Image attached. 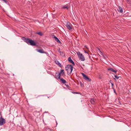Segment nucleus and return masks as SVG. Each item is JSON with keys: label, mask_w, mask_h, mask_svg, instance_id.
I'll return each instance as SVG.
<instances>
[{"label": "nucleus", "mask_w": 131, "mask_h": 131, "mask_svg": "<svg viewBox=\"0 0 131 131\" xmlns=\"http://www.w3.org/2000/svg\"><path fill=\"white\" fill-rule=\"evenodd\" d=\"M22 39L24 40L28 44L32 46H35L37 44V42H35L34 41L32 40L31 39L28 38L23 37L22 38Z\"/></svg>", "instance_id": "obj_1"}, {"label": "nucleus", "mask_w": 131, "mask_h": 131, "mask_svg": "<svg viewBox=\"0 0 131 131\" xmlns=\"http://www.w3.org/2000/svg\"><path fill=\"white\" fill-rule=\"evenodd\" d=\"M73 67L72 64H68L65 67V70L67 71V74L69 75L71 73L73 69Z\"/></svg>", "instance_id": "obj_2"}, {"label": "nucleus", "mask_w": 131, "mask_h": 131, "mask_svg": "<svg viewBox=\"0 0 131 131\" xmlns=\"http://www.w3.org/2000/svg\"><path fill=\"white\" fill-rule=\"evenodd\" d=\"M66 26L67 28L70 30H71L72 29V25L69 21H67V22Z\"/></svg>", "instance_id": "obj_3"}, {"label": "nucleus", "mask_w": 131, "mask_h": 131, "mask_svg": "<svg viewBox=\"0 0 131 131\" xmlns=\"http://www.w3.org/2000/svg\"><path fill=\"white\" fill-rule=\"evenodd\" d=\"M5 123V120L1 116L0 118V126L3 125Z\"/></svg>", "instance_id": "obj_4"}, {"label": "nucleus", "mask_w": 131, "mask_h": 131, "mask_svg": "<svg viewBox=\"0 0 131 131\" xmlns=\"http://www.w3.org/2000/svg\"><path fill=\"white\" fill-rule=\"evenodd\" d=\"M81 73L84 80L88 81H90V79L89 77L83 73Z\"/></svg>", "instance_id": "obj_5"}, {"label": "nucleus", "mask_w": 131, "mask_h": 131, "mask_svg": "<svg viewBox=\"0 0 131 131\" xmlns=\"http://www.w3.org/2000/svg\"><path fill=\"white\" fill-rule=\"evenodd\" d=\"M108 71H111L113 72H114L115 73H116L117 70H114L113 69L111 68H109L107 69Z\"/></svg>", "instance_id": "obj_6"}, {"label": "nucleus", "mask_w": 131, "mask_h": 131, "mask_svg": "<svg viewBox=\"0 0 131 131\" xmlns=\"http://www.w3.org/2000/svg\"><path fill=\"white\" fill-rule=\"evenodd\" d=\"M80 55L79 56V59L82 61H84L85 60V58L84 56H83L82 54H80Z\"/></svg>", "instance_id": "obj_7"}, {"label": "nucleus", "mask_w": 131, "mask_h": 131, "mask_svg": "<svg viewBox=\"0 0 131 131\" xmlns=\"http://www.w3.org/2000/svg\"><path fill=\"white\" fill-rule=\"evenodd\" d=\"M68 60L69 62L72 64L73 65H75V63L72 60L71 57H69L68 59Z\"/></svg>", "instance_id": "obj_8"}, {"label": "nucleus", "mask_w": 131, "mask_h": 131, "mask_svg": "<svg viewBox=\"0 0 131 131\" xmlns=\"http://www.w3.org/2000/svg\"><path fill=\"white\" fill-rule=\"evenodd\" d=\"M85 47L86 48V49L87 50H84V52L86 53H87L88 54V55L89 56V58H90V56L89 53L88 52V51H89V48L86 46H85Z\"/></svg>", "instance_id": "obj_9"}, {"label": "nucleus", "mask_w": 131, "mask_h": 131, "mask_svg": "<svg viewBox=\"0 0 131 131\" xmlns=\"http://www.w3.org/2000/svg\"><path fill=\"white\" fill-rule=\"evenodd\" d=\"M118 11L119 12L121 13H122L123 12V9L120 6H118Z\"/></svg>", "instance_id": "obj_10"}, {"label": "nucleus", "mask_w": 131, "mask_h": 131, "mask_svg": "<svg viewBox=\"0 0 131 131\" xmlns=\"http://www.w3.org/2000/svg\"><path fill=\"white\" fill-rule=\"evenodd\" d=\"M60 81H61V82L63 84H65L67 82L63 78H61L59 79Z\"/></svg>", "instance_id": "obj_11"}, {"label": "nucleus", "mask_w": 131, "mask_h": 131, "mask_svg": "<svg viewBox=\"0 0 131 131\" xmlns=\"http://www.w3.org/2000/svg\"><path fill=\"white\" fill-rule=\"evenodd\" d=\"M37 51L41 53H45V52L43 51V49H37Z\"/></svg>", "instance_id": "obj_12"}, {"label": "nucleus", "mask_w": 131, "mask_h": 131, "mask_svg": "<svg viewBox=\"0 0 131 131\" xmlns=\"http://www.w3.org/2000/svg\"><path fill=\"white\" fill-rule=\"evenodd\" d=\"M54 38L55 40L58 43H60L61 42L59 40V39L56 36H54Z\"/></svg>", "instance_id": "obj_13"}, {"label": "nucleus", "mask_w": 131, "mask_h": 131, "mask_svg": "<svg viewBox=\"0 0 131 131\" xmlns=\"http://www.w3.org/2000/svg\"><path fill=\"white\" fill-rule=\"evenodd\" d=\"M56 63L58 65L59 67H61L62 66L61 64L58 60H56L55 61Z\"/></svg>", "instance_id": "obj_14"}, {"label": "nucleus", "mask_w": 131, "mask_h": 131, "mask_svg": "<svg viewBox=\"0 0 131 131\" xmlns=\"http://www.w3.org/2000/svg\"><path fill=\"white\" fill-rule=\"evenodd\" d=\"M60 73H61V75L63 76L64 75L65 76L66 75L65 74V72H64V71L63 70H60Z\"/></svg>", "instance_id": "obj_15"}, {"label": "nucleus", "mask_w": 131, "mask_h": 131, "mask_svg": "<svg viewBox=\"0 0 131 131\" xmlns=\"http://www.w3.org/2000/svg\"><path fill=\"white\" fill-rule=\"evenodd\" d=\"M69 7V5H68L67 6L65 5V6H63V7H62V8L63 9L66 8L67 10H68Z\"/></svg>", "instance_id": "obj_16"}, {"label": "nucleus", "mask_w": 131, "mask_h": 131, "mask_svg": "<svg viewBox=\"0 0 131 131\" xmlns=\"http://www.w3.org/2000/svg\"><path fill=\"white\" fill-rule=\"evenodd\" d=\"M91 103L92 104H95V101L94 99H91Z\"/></svg>", "instance_id": "obj_17"}, {"label": "nucleus", "mask_w": 131, "mask_h": 131, "mask_svg": "<svg viewBox=\"0 0 131 131\" xmlns=\"http://www.w3.org/2000/svg\"><path fill=\"white\" fill-rule=\"evenodd\" d=\"M59 52L60 53V55L62 56H64L65 54L63 52L61 51H60Z\"/></svg>", "instance_id": "obj_18"}, {"label": "nucleus", "mask_w": 131, "mask_h": 131, "mask_svg": "<svg viewBox=\"0 0 131 131\" xmlns=\"http://www.w3.org/2000/svg\"><path fill=\"white\" fill-rule=\"evenodd\" d=\"M55 77L57 79H59L58 78L59 76L58 75V73L57 72H56V74L55 75Z\"/></svg>", "instance_id": "obj_19"}, {"label": "nucleus", "mask_w": 131, "mask_h": 131, "mask_svg": "<svg viewBox=\"0 0 131 131\" xmlns=\"http://www.w3.org/2000/svg\"><path fill=\"white\" fill-rule=\"evenodd\" d=\"M58 74V76H59V79H60L61 78H60V76L61 75V73H60V72L59 73V74Z\"/></svg>", "instance_id": "obj_20"}, {"label": "nucleus", "mask_w": 131, "mask_h": 131, "mask_svg": "<svg viewBox=\"0 0 131 131\" xmlns=\"http://www.w3.org/2000/svg\"><path fill=\"white\" fill-rule=\"evenodd\" d=\"M41 36H42L43 35V33H37Z\"/></svg>", "instance_id": "obj_21"}, {"label": "nucleus", "mask_w": 131, "mask_h": 131, "mask_svg": "<svg viewBox=\"0 0 131 131\" xmlns=\"http://www.w3.org/2000/svg\"><path fill=\"white\" fill-rule=\"evenodd\" d=\"M72 93H73L74 94H79V93L78 92H72Z\"/></svg>", "instance_id": "obj_22"}, {"label": "nucleus", "mask_w": 131, "mask_h": 131, "mask_svg": "<svg viewBox=\"0 0 131 131\" xmlns=\"http://www.w3.org/2000/svg\"><path fill=\"white\" fill-rule=\"evenodd\" d=\"M114 77H115V78L116 79H118L119 78V77H118V76H116V75H115L114 76Z\"/></svg>", "instance_id": "obj_23"}, {"label": "nucleus", "mask_w": 131, "mask_h": 131, "mask_svg": "<svg viewBox=\"0 0 131 131\" xmlns=\"http://www.w3.org/2000/svg\"><path fill=\"white\" fill-rule=\"evenodd\" d=\"M77 54L78 56H79L80 55V54H82L81 53L79 52H78L77 53Z\"/></svg>", "instance_id": "obj_24"}, {"label": "nucleus", "mask_w": 131, "mask_h": 131, "mask_svg": "<svg viewBox=\"0 0 131 131\" xmlns=\"http://www.w3.org/2000/svg\"><path fill=\"white\" fill-rule=\"evenodd\" d=\"M65 85H66V86L67 87V88H70V87L68 85L66 84L65 83Z\"/></svg>", "instance_id": "obj_25"}, {"label": "nucleus", "mask_w": 131, "mask_h": 131, "mask_svg": "<svg viewBox=\"0 0 131 131\" xmlns=\"http://www.w3.org/2000/svg\"><path fill=\"white\" fill-rule=\"evenodd\" d=\"M36 33H42V32L40 31H38V32H37Z\"/></svg>", "instance_id": "obj_26"}, {"label": "nucleus", "mask_w": 131, "mask_h": 131, "mask_svg": "<svg viewBox=\"0 0 131 131\" xmlns=\"http://www.w3.org/2000/svg\"><path fill=\"white\" fill-rule=\"evenodd\" d=\"M111 84H112V87H113V85H114V84L113 83H111Z\"/></svg>", "instance_id": "obj_27"}, {"label": "nucleus", "mask_w": 131, "mask_h": 131, "mask_svg": "<svg viewBox=\"0 0 131 131\" xmlns=\"http://www.w3.org/2000/svg\"><path fill=\"white\" fill-rule=\"evenodd\" d=\"M126 1H127V2H129V0H126Z\"/></svg>", "instance_id": "obj_28"}, {"label": "nucleus", "mask_w": 131, "mask_h": 131, "mask_svg": "<svg viewBox=\"0 0 131 131\" xmlns=\"http://www.w3.org/2000/svg\"><path fill=\"white\" fill-rule=\"evenodd\" d=\"M114 92L116 93L115 91V90H114Z\"/></svg>", "instance_id": "obj_29"}, {"label": "nucleus", "mask_w": 131, "mask_h": 131, "mask_svg": "<svg viewBox=\"0 0 131 131\" xmlns=\"http://www.w3.org/2000/svg\"><path fill=\"white\" fill-rule=\"evenodd\" d=\"M80 83V84H81L82 83L81 82Z\"/></svg>", "instance_id": "obj_30"}, {"label": "nucleus", "mask_w": 131, "mask_h": 131, "mask_svg": "<svg viewBox=\"0 0 131 131\" xmlns=\"http://www.w3.org/2000/svg\"><path fill=\"white\" fill-rule=\"evenodd\" d=\"M49 131H51V130H49Z\"/></svg>", "instance_id": "obj_31"}, {"label": "nucleus", "mask_w": 131, "mask_h": 131, "mask_svg": "<svg viewBox=\"0 0 131 131\" xmlns=\"http://www.w3.org/2000/svg\"><path fill=\"white\" fill-rule=\"evenodd\" d=\"M101 53H101V52H100Z\"/></svg>", "instance_id": "obj_32"}]
</instances>
